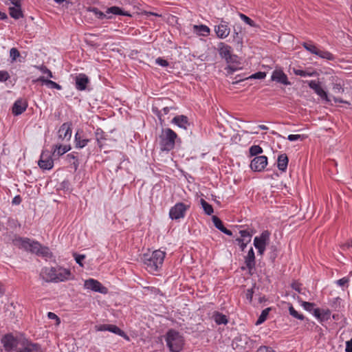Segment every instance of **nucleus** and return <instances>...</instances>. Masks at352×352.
I'll return each instance as SVG.
<instances>
[{
  "label": "nucleus",
  "instance_id": "f257e3e1",
  "mask_svg": "<svg viewBox=\"0 0 352 352\" xmlns=\"http://www.w3.org/2000/svg\"><path fill=\"white\" fill-rule=\"evenodd\" d=\"M13 244L19 248L23 249L38 256L51 258L52 254L47 247L42 246L38 241L29 238L15 236L12 240Z\"/></svg>",
  "mask_w": 352,
  "mask_h": 352
},
{
  "label": "nucleus",
  "instance_id": "f03ea898",
  "mask_svg": "<svg viewBox=\"0 0 352 352\" xmlns=\"http://www.w3.org/2000/svg\"><path fill=\"white\" fill-rule=\"evenodd\" d=\"M166 252L160 250L144 254L142 260L150 272H155L162 266Z\"/></svg>",
  "mask_w": 352,
  "mask_h": 352
},
{
  "label": "nucleus",
  "instance_id": "7ed1b4c3",
  "mask_svg": "<svg viewBox=\"0 0 352 352\" xmlns=\"http://www.w3.org/2000/svg\"><path fill=\"white\" fill-rule=\"evenodd\" d=\"M177 133L170 128L162 129L159 135V144L162 151H170L175 147Z\"/></svg>",
  "mask_w": 352,
  "mask_h": 352
},
{
  "label": "nucleus",
  "instance_id": "20e7f679",
  "mask_svg": "<svg viewBox=\"0 0 352 352\" xmlns=\"http://www.w3.org/2000/svg\"><path fill=\"white\" fill-rule=\"evenodd\" d=\"M166 342L168 347L172 352H180L184 344L183 336L174 329H169L167 331L166 334Z\"/></svg>",
  "mask_w": 352,
  "mask_h": 352
},
{
  "label": "nucleus",
  "instance_id": "39448f33",
  "mask_svg": "<svg viewBox=\"0 0 352 352\" xmlns=\"http://www.w3.org/2000/svg\"><path fill=\"white\" fill-rule=\"evenodd\" d=\"M189 205H186L182 202L177 203L170 209L169 217L171 219L175 220L184 218L186 212L189 209Z\"/></svg>",
  "mask_w": 352,
  "mask_h": 352
},
{
  "label": "nucleus",
  "instance_id": "423d86ee",
  "mask_svg": "<svg viewBox=\"0 0 352 352\" xmlns=\"http://www.w3.org/2000/svg\"><path fill=\"white\" fill-rule=\"evenodd\" d=\"M270 240V232L263 231L259 236L254 239V245L257 249L258 253L263 255L265 252L266 245Z\"/></svg>",
  "mask_w": 352,
  "mask_h": 352
},
{
  "label": "nucleus",
  "instance_id": "0eeeda50",
  "mask_svg": "<svg viewBox=\"0 0 352 352\" xmlns=\"http://www.w3.org/2000/svg\"><path fill=\"white\" fill-rule=\"evenodd\" d=\"M1 342L7 352H11L14 350L16 351L17 346L21 343L17 338L14 337L11 333H8L3 336Z\"/></svg>",
  "mask_w": 352,
  "mask_h": 352
},
{
  "label": "nucleus",
  "instance_id": "6e6552de",
  "mask_svg": "<svg viewBox=\"0 0 352 352\" xmlns=\"http://www.w3.org/2000/svg\"><path fill=\"white\" fill-rule=\"evenodd\" d=\"M38 164L43 170H50L53 168L54 161L50 151L47 150L43 151L40 160L38 162Z\"/></svg>",
  "mask_w": 352,
  "mask_h": 352
},
{
  "label": "nucleus",
  "instance_id": "1a4fd4ad",
  "mask_svg": "<svg viewBox=\"0 0 352 352\" xmlns=\"http://www.w3.org/2000/svg\"><path fill=\"white\" fill-rule=\"evenodd\" d=\"M75 87L78 91H85L90 83L89 77L85 74H77L74 76Z\"/></svg>",
  "mask_w": 352,
  "mask_h": 352
},
{
  "label": "nucleus",
  "instance_id": "9d476101",
  "mask_svg": "<svg viewBox=\"0 0 352 352\" xmlns=\"http://www.w3.org/2000/svg\"><path fill=\"white\" fill-rule=\"evenodd\" d=\"M267 164V157L265 155L256 156L250 164V168L254 171H262Z\"/></svg>",
  "mask_w": 352,
  "mask_h": 352
},
{
  "label": "nucleus",
  "instance_id": "9b49d317",
  "mask_svg": "<svg viewBox=\"0 0 352 352\" xmlns=\"http://www.w3.org/2000/svg\"><path fill=\"white\" fill-rule=\"evenodd\" d=\"M84 287L87 289H91L101 294H106L107 292V289L105 287H103L99 281L93 278L85 280Z\"/></svg>",
  "mask_w": 352,
  "mask_h": 352
},
{
  "label": "nucleus",
  "instance_id": "f8f14e48",
  "mask_svg": "<svg viewBox=\"0 0 352 352\" xmlns=\"http://www.w3.org/2000/svg\"><path fill=\"white\" fill-rule=\"evenodd\" d=\"M21 345L22 348L16 349V352H43L38 344L31 342L28 340H23Z\"/></svg>",
  "mask_w": 352,
  "mask_h": 352
},
{
  "label": "nucleus",
  "instance_id": "ddd939ff",
  "mask_svg": "<svg viewBox=\"0 0 352 352\" xmlns=\"http://www.w3.org/2000/svg\"><path fill=\"white\" fill-rule=\"evenodd\" d=\"M171 122L172 123L176 124L178 127L184 129V131H188L191 126V124L189 122L188 117L184 115L177 116L174 117Z\"/></svg>",
  "mask_w": 352,
  "mask_h": 352
},
{
  "label": "nucleus",
  "instance_id": "4468645a",
  "mask_svg": "<svg viewBox=\"0 0 352 352\" xmlns=\"http://www.w3.org/2000/svg\"><path fill=\"white\" fill-rule=\"evenodd\" d=\"M219 53L222 58H224L227 63L232 62L233 57L231 54V47L223 43L219 45Z\"/></svg>",
  "mask_w": 352,
  "mask_h": 352
},
{
  "label": "nucleus",
  "instance_id": "2eb2a0df",
  "mask_svg": "<svg viewBox=\"0 0 352 352\" xmlns=\"http://www.w3.org/2000/svg\"><path fill=\"white\" fill-rule=\"evenodd\" d=\"M272 80L284 85H289L291 82L288 80L287 75L282 71L276 69L272 72Z\"/></svg>",
  "mask_w": 352,
  "mask_h": 352
},
{
  "label": "nucleus",
  "instance_id": "dca6fc26",
  "mask_svg": "<svg viewBox=\"0 0 352 352\" xmlns=\"http://www.w3.org/2000/svg\"><path fill=\"white\" fill-rule=\"evenodd\" d=\"M55 272L56 267H44L41 270L40 276L45 282H54L55 283Z\"/></svg>",
  "mask_w": 352,
  "mask_h": 352
},
{
  "label": "nucleus",
  "instance_id": "f3484780",
  "mask_svg": "<svg viewBox=\"0 0 352 352\" xmlns=\"http://www.w3.org/2000/svg\"><path fill=\"white\" fill-rule=\"evenodd\" d=\"M55 283L63 282L69 279L71 271L63 267H56Z\"/></svg>",
  "mask_w": 352,
  "mask_h": 352
},
{
  "label": "nucleus",
  "instance_id": "a211bd4d",
  "mask_svg": "<svg viewBox=\"0 0 352 352\" xmlns=\"http://www.w3.org/2000/svg\"><path fill=\"white\" fill-rule=\"evenodd\" d=\"M28 107V102L25 100L18 99L12 106V113L14 116H19L23 113Z\"/></svg>",
  "mask_w": 352,
  "mask_h": 352
},
{
  "label": "nucleus",
  "instance_id": "6ab92c4d",
  "mask_svg": "<svg viewBox=\"0 0 352 352\" xmlns=\"http://www.w3.org/2000/svg\"><path fill=\"white\" fill-rule=\"evenodd\" d=\"M58 138L63 140H69L72 137V128L71 124L68 122L63 123L58 131Z\"/></svg>",
  "mask_w": 352,
  "mask_h": 352
},
{
  "label": "nucleus",
  "instance_id": "aec40b11",
  "mask_svg": "<svg viewBox=\"0 0 352 352\" xmlns=\"http://www.w3.org/2000/svg\"><path fill=\"white\" fill-rule=\"evenodd\" d=\"M239 234H241V240H243L242 244H241V250L243 251L248 243L251 241L253 230L252 229L241 230L239 231Z\"/></svg>",
  "mask_w": 352,
  "mask_h": 352
},
{
  "label": "nucleus",
  "instance_id": "412c9836",
  "mask_svg": "<svg viewBox=\"0 0 352 352\" xmlns=\"http://www.w3.org/2000/svg\"><path fill=\"white\" fill-rule=\"evenodd\" d=\"M90 139L87 138L82 131H77L75 134V146L78 148H82L87 146Z\"/></svg>",
  "mask_w": 352,
  "mask_h": 352
},
{
  "label": "nucleus",
  "instance_id": "4be33fe9",
  "mask_svg": "<svg viewBox=\"0 0 352 352\" xmlns=\"http://www.w3.org/2000/svg\"><path fill=\"white\" fill-rule=\"evenodd\" d=\"M94 136L98 147L102 149L104 144V142L107 139V135L102 129L97 128L94 132Z\"/></svg>",
  "mask_w": 352,
  "mask_h": 352
},
{
  "label": "nucleus",
  "instance_id": "5701e85b",
  "mask_svg": "<svg viewBox=\"0 0 352 352\" xmlns=\"http://www.w3.org/2000/svg\"><path fill=\"white\" fill-rule=\"evenodd\" d=\"M217 36L220 38H226L230 32V28L226 23H220L214 28Z\"/></svg>",
  "mask_w": 352,
  "mask_h": 352
},
{
  "label": "nucleus",
  "instance_id": "b1692460",
  "mask_svg": "<svg viewBox=\"0 0 352 352\" xmlns=\"http://www.w3.org/2000/svg\"><path fill=\"white\" fill-rule=\"evenodd\" d=\"M212 219V222L214 223V226L218 230H219L221 232H222L223 233H224L228 236L232 235V231H230V230H228L224 227L222 221L219 217H217V216H213Z\"/></svg>",
  "mask_w": 352,
  "mask_h": 352
},
{
  "label": "nucleus",
  "instance_id": "393cba45",
  "mask_svg": "<svg viewBox=\"0 0 352 352\" xmlns=\"http://www.w3.org/2000/svg\"><path fill=\"white\" fill-rule=\"evenodd\" d=\"M246 267L251 270L255 266V255L252 248L250 249L247 256L245 257Z\"/></svg>",
  "mask_w": 352,
  "mask_h": 352
},
{
  "label": "nucleus",
  "instance_id": "a878e982",
  "mask_svg": "<svg viewBox=\"0 0 352 352\" xmlns=\"http://www.w3.org/2000/svg\"><path fill=\"white\" fill-rule=\"evenodd\" d=\"M288 162L289 159L287 155L285 153L280 154V155H278L277 160L278 168L280 170L285 172L287 168Z\"/></svg>",
  "mask_w": 352,
  "mask_h": 352
},
{
  "label": "nucleus",
  "instance_id": "bb28decb",
  "mask_svg": "<svg viewBox=\"0 0 352 352\" xmlns=\"http://www.w3.org/2000/svg\"><path fill=\"white\" fill-rule=\"evenodd\" d=\"M106 13L107 14H112L116 15L131 16V14L129 12L124 11L118 6H111L110 8H108L106 10Z\"/></svg>",
  "mask_w": 352,
  "mask_h": 352
},
{
  "label": "nucleus",
  "instance_id": "cd10ccee",
  "mask_svg": "<svg viewBox=\"0 0 352 352\" xmlns=\"http://www.w3.org/2000/svg\"><path fill=\"white\" fill-rule=\"evenodd\" d=\"M9 14L14 19H19L20 18L23 17V14L22 10L20 8L17 7H10L9 8Z\"/></svg>",
  "mask_w": 352,
  "mask_h": 352
},
{
  "label": "nucleus",
  "instance_id": "c85d7f7f",
  "mask_svg": "<svg viewBox=\"0 0 352 352\" xmlns=\"http://www.w3.org/2000/svg\"><path fill=\"white\" fill-rule=\"evenodd\" d=\"M70 149H71L70 146L56 145L55 148L53 152V155L60 156V155H62L66 153Z\"/></svg>",
  "mask_w": 352,
  "mask_h": 352
},
{
  "label": "nucleus",
  "instance_id": "c756f323",
  "mask_svg": "<svg viewBox=\"0 0 352 352\" xmlns=\"http://www.w3.org/2000/svg\"><path fill=\"white\" fill-rule=\"evenodd\" d=\"M109 331L119 335L120 336L124 338L127 340H129V336L116 325L109 324Z\"/></svg>",
  "mask_w": 352,
  "mask_h": 352
},
{
  "label": "nucleus",
  "instance_id": "7c9ffc66",
  "mask_svg": "<svg viewBox=\"0 0 352 352\" xmlns=\"http://www.w3.org/2000/svg\"><path fill=\"white\" fill-rule=\"evenodd\" d=\"M316 55L320 57L321 58L329 60H334L336 58L335 56L331 52L326 50H321L319 49L318 50Z\"/></svg>",
  "mask_w": 352,
  "mask_h": 352
},
{
  "label": "nucleus",
  "instance_id": "2f4dec72",
  "mask_svg": "<svg viewBox=\"0 0 352 352\" xmlns=\"http://www.w3.org/2000/svg\"><path fill=\"white\" fill-rule=\"evenodd\" d=\"M213 318L217 324H226L228 323L226 316L219 312H215Z\"/></svg>",
  "mask_w": 352,
  "mask_h": 352
},
{
  "label": "nucleus",
  "instance_id": "473e14b6",
  "mask_svg": "<svg viewBox=\"0 0 352 352\" xmlns=\"http://www.w3.org/2000/svg\"><path fill=\"white\" fill-rule=\"evenodd\" d=\"M66 159L68 163L74 166V170H77L79 166L78 160L74 153H69L66 155Z\"/></svg>",
  "mask_w": 352,
  "mask_h": 352
},
{
  "label": "nucleus",
  "instance_id": "72a5a7b5",
  "mask_svg": "<svg viewBox=\"0 0 352 352\" xmlns=\"http://www.w3.org/2000/svg\"><path fill=\"white\" fill-rule=\"evenodd\" d=\"M200 204L202 206V208L204 211V212L208 215H211L214 210L212 205L208 204L205 199H200Z\"/></svg>",
  "mask_w": 352,
  "mask_h": 352
},
{
  "label": "nucleus",
  "instance_id": "f704fd0d",
  "mask_svg": "<svg viewBox=\"0 0 352 352\" xmlns=\"http://www.w3.org/2000/svg\"><path fill=\"white\" fill-rule=\"evenodd\" d=\"M194 29L201 36H207L210 33V29L205 25H194Z\"/></svg>",
  "mask_w": 352,
  "mask_h": 352
},
{
  "label": "nucleus",
  "instance_id": "c9c22d12",
  "mask_svg": "<svg viewBox=\"0 0 352 352\" xmlns=\"http://www.w3.org/2000/svg\"><path fill=\"white\" fill-rule=\"evenodd\" d=\"M293 72H294V73L296 75L303 76V77L314 76H316L317 74L316 72H307V71H305V70H302V69H295V68L293 69Z\"/></svg>",
  "mask_w": 352,
  "mask_h": 352
},
{
  "label": "nucleus",
  "instance_id": "e433bc0d",
  "mask_svg": "<svg viewBox=\"0 0 352 352\" xmlns=\"http://www.w3.org/2000/svg\"><path fill=\"white\" fill-rule=\"evenodd\" d=\"M243 34L241 32H237L236 29L234 30L233 41L238 45L242 47L243 45Z\"/></svg>",
  "mask_w": 352,
  "mask_h": 352
},
{
  "label": "nucleus",
  "instance_id": "4c0bfd02",
  "mask_svg": "<svg viewBox=\"0 0 352 352\" xmlns=\"http://www.w3.org/2000/svg\"><path fill=\"white\" fill-rule=\"evenodd\" d=\"M87 12H92L94 15L99 19H103L106 17V14L99 10L97 8L95 7H89L87 8Z\"/></svg>",
  "mask_w": 352,
  "mask_h": 352
},
{
  "label": "nucleus",
  "instance_id": "58836bf2",
  "mask_svg": "<svg viewBox=\"0 0 352 352\" xmlns=\"http://www.w3.org/2000/svg\"><path fill=\"white\" fill-rule=\"evenodd\" d=\"M270 310V308H266L262 311L260 316L258 317L257 321L256 322V325L261 324L266 320L267 317L269 314Z\"/></svg>",
  "mask_w": 352,
  "mask_h": 352
},
{
  "label": "nucleus",
  "instance_id": "ea45409f",
  "mask_svg": "<svg viewBox=\"0 0 352 352\" xmlns=\"http://www.w3.org/2000/svg\"><path fill=\"white\" fill-rule=\"evenodd\" d=\"M314 92L326 102H329L331 101V99L329 98L327 92L321 87V86L318 87V88L315 90Z\"/></svg>",
  "mask_w": 352,
  "mask_h": 352
},
{
  "label": "nucleus",
  "instance_id": "a19ab883",
  "mask_svg": "<svg viewBox=\"0 0 352 352\" xmlns=\"http://www.w3.org/2000/svg\"><path fill=\"white\" fill-rule=\"evenodd\" d=\"M302 45L307 51L309 52L312 54L316 55L318 49L311 43L304 42Z\"/></svg>",
  "mask_w": 352,
  "mask_h": 352
},
{
  "label": "nucleus",
  "instance_id": "79ce46f5",
  "mask_svg": "<svg viewBox=\"0 0 352 352\" xmlns=\"http://www.w3.org/2000/svg\"><path fill=\"white\" fill-rule=\"evenodd\" d=\"M249 151L250 156L252 157L262 153L263 151L260 146L253 145L250 148Z\"/></svg>",
  "mask_w": 352,
  "mask_h": 352
},
{
  "label": "nucleus",
  "instance_id": "37998d69",
  "mask_svg": "<svg viewBox=\"0 0 352 352\" xmlns=\"http://www.w3.org/2000/svg\"><path fill=\"white\" fill-rule=\"evenodd\" d=\"M239 16L241 20H243L246 24L249 25L250 26L257 27V25L255 23V22L245 14L243 13H239Z\"/></svg>",
  "mask_w": 352,
  "mask_h": 352
},
{
  "label": "nucleus",
  "instance_id": "c03bdc74",
  "mask_svg": "<svg viewBox=\"0 0 352 352\" xmlns=\"http://www.w3.org/2000/svg\"><path fill=\"white\" fill-rule=\"evenodd\" d=\"M289 313L294 318L298 320H302L305 318L304 316L302 314H298V312L294 308L292 305H290L289 307Z\"/></svg>",
  "mask_w": 352,
  "mask_h": 352
},
{
  "label": "nucleus",
  "instance_id": "a18cd8bd",
  "mask_svg": "<svg viewBox=\"0 0 352 352\" xmlns=\"http://www.w3.org/2000/svg\"><path fill=\"white\" fill-rule=\"evenodd\" d=\"M269 254H270V258L272 261H274L276 258L277 257V248L276 245H271L269 247Z\"/></svg>",
  "mask_w": 352,
  "mask_h": 352
},
{
  "label": "nucleus",
  "instance_id": "49530a36",
  "mask_svg": "<svg viewBox=\"0 0 352 352\" xmlns=\"http://www.w3.org/2000/svg\"><path fill=\"white\" fill-rule=\"evenodd\" d=\"M20 56V52L19 51L15 48L12 47L10 50V57L12 60V61H15L18 57Z\"/></svg>",
  "mask_w": 352,
  "mask_h": 352
},
{
  "label": "nucleus",
  "instance_id": "de8ad7c7",
  "mask_svg": "<svg viewBox=\"0 0 352 352\" xmlns=\"http://www.w3.org/2000/svg\"><path fill=\"white\" fill-rule=\"evenodd\" d=\"M47 82L46 87H48L49 89H55L57 90L62 89V87L54 81H52L49 79L48 82Z\"/></svg>",
  "mask_w": 352,
  "mask_h": 352
},
{
  "label": "nucleus",
  "instance_id": "09e8293b",
  "mask_svg": "<svg viewBox=\"0 0 352 352\" xmlns=\"http://www.w3.org/2000/svg\"><path fill=\"white\" fill-rule=\"evenodd\" d=\"M43 74H47L49 78H54L52 72L45 65H42L37 67Z\"/></svg>",
  "mask_w": 352,
  "mask_h": 352
},
{
  "label": "nucleus",
  "instance_id": "8fccbe9b",
  "mask_svg": "<svg viewBox=\"0 0 352 352\" xmlns=\"http://www.w3.org/2000/svg\"><path fill=\"white\" fill-rule=\"evenodd\" d=\"M320 320H328L331 317V311L329 309H321Z\"/></svg>",
  "mask_w": 352,
  "mask_h": 352
},
{
  "label": "nucleus",
  "instance_id": "3c124183",
  "mask_svg": "<svg viewBox=\"0 0 352 352\" xmlns=\"http://www.w3.org/2000/svg\"><path fill=\"white\" fill-rule=\"evenodd\" d=\"M73 256L76 262L81 267L83 266L82 261L85 258V255L84 254H78L77 253H74Z\"/></svg>",
  "mask_w": 352,
  "mask_h": 352
},
{
  "label": "nucleus",
  "instance_id": "603ef678",
  "mask_svg": "<svg viewBox=\"0 0 352 352\" xmlns=\"http://www.w3.org/2000/svg\"><path fill=\"white\" fill-rule=\"evenodd\" d=\"M349 278L348 277H343L336 281V284L342 287H347Z\"/></svg>",
  "mask_w": 352,
  "mask_h": 352
},
{
  "label": "nucleus",
  "instance_id": "864d4df0",
  "mask_svg": "<svg viewBox=\"0 0 352 352\" xmlns=\"http://www.w3.org/2000/svg\"><path fill=\"white\" fill-rule=\"evenodd\" d=\"M301 305L303 307V308L309 311H311L314 309V307L315 306V304L313 302H306V301H302Z\"/></svg>",
  "mask_w": 352,
  "mask_h": 352
},
{
  "label": "nucleus",
  "instance_id": "5fc2aeb1",
  "mask_svg": "<svg viewBox=\"0 0 352 352\" xmlns=\"http://www.w3.org/2000/svg\"><path fill=\"white\" fill-rule=\"evenodd\" d=\"M305 138L304 135H289L287 140L291 142L296 141L298 140H303Z\"/></svg>",
  "mask_w": 352,
  "mask_h": 352
},
{
  "label": "nucleus",
  "instance_id": "6e6d98bb",
  "mask_svg": "<svg viewBox=\"0 0 352 352\" xmlns=\"http://www.w3.org/2000/svg\"><path fill=\"white\" fill-rule=\"evenodd\" d=\"M10 74L7 71H0V82H5L10 78Z\"/></svg>",
  "mask_w": 352,
  "mask_h": 352
},
{
  "label": "nucleus",
  "instance_id": "4d7b16f0",
  "mask_svg": "<svg viewBox=\"0 0 352 352\" xmlns=\"http://www.w3.org/2000/svg\"><path fill=\"white\" fill-rule=\"evenodd\" d=\"M332 89L336 94L344 92V88L340 83H334Z\"/></svg>",
  "mask_w": 352,
  "mask_h": 352
},
{
  "label": "nucleus",
  "instance_id": "13d9d810",
  "mask_svg": "<svg viewBox=\"0 0 352 352\" xmlns=\"http://www.w3.org/2000/svg\"><path fill=\"white\" fill-rule=\"evenodd\" d=\"M266 76V74L265 72H258L254 74H252L251 76H250V78H254V79H263Z\"/></svg>",
  "mask_w": 352,
  "mask_h": 352
},
{
  "label": "nucleus",
  "instance_id": "bf43d9fd",
  "mask_svg": "<svg viewBox=\"0 0 352 352\" xmlns=\"http://www.w3.org/2000/svg\"><path fill=\"white\" fill-rule=\"evenodd\" d=\"M155 63H156V64H157L162 67H167L169 65V63L166 60L163 59L161 57L157 58L155 60Z\"/></svg>",
  "mask_w": 352,
  "mask_h": 352
},
{
  "label": "nucleus",
  "instance_id": "052dcab7",
  "mask_svg": "<svg viewBox=\"0 0 352 352\" xmlns=\"http://www.w3.org/2000/svg\"><path fill=\"white\" fill-rule=\"evenodd\" d=\"M308 85H309V87L311 89H312L314 91L316 90L318 88V87L320 86V82H316L315 80L308 81Z\"/></svg>",
  "mask_w": 352,
  "mask_h": 352
},
{
  "label": "nucleus",
  "instance_id": "680f3d73",
  "mask_svg": "<svg viewBox=\"0 0 352 352\" xmlns=\"http://www.w3.org/2000/svg\"><path fill=\"white\" fill-rule=\"evenodd\" d=\"M308 85H309V87L311 89H312L314 91L316 90L318 88V87L320 86V82H316L315 80L308 81Z\"/></svg>",
  "mask_w": 352,
  "mask_h": 352
},
{
  "label": "nucleus",
  "instance_id": "e2e57ef3",
  "mask_svg": "<svg viewBox=\"0 0 352 352\" xmlns=\"http://www.w3.org/2000/svg\"><path fill=\"white\" fill-rule=\"evenodd\" d=\"M308 85H309V87L311 89H312L314 91L316 90L318 88V87L320 86V82H316L315 80L308 81Z\"/></svg>",
  "mask_w": 352,
  "mask_h": 352
},
{
  "label": "nucleus",
  "instance_id": "0e129e2a",
  "mask_svg": "<svg viewBox=\"0 0 352 352\" xmlns=\"http://www.w3.org/2000/svg\"><path fill=\"white\" fill-rule=\"evenodd\" d=\"M257 352H275L271 347L262 346H260Z\"/></svg>",
  "mask_w": 352,
  "mask_h": 352
},
{
  "label": "nucleus",
  "instance_id": "69168bd1",
  "mask_svg": "<svg viewBox=\"0 0 352 352\" xmlns=\"http://www.w3.org/2000/svg\"><path fill=\"white\" fill-rule=\"evenodd\" d=\"M253 294H254V289L253 288L247 289L245 296H246V298L250 302H251L252 300Z\"/></svg>",
  "mask_w": 352,
  "mask_h": 352
},
{
  "label": "nucleus",
  "instance_id": "338daca9",
  "mask_svg": "<svg viewBox=\"0 0 352 352\" xmlns=\"http://www.w3.org/2000/svg\"><path fill=\"white\" fill-rule=\"evenodd\" d=\"M292 287L293 289L297 291L298 293L300 294H304L302 292V289L300 287V285L298 283H293L292 284Z\"/></svg>",
  "mask_w": 352,
  "mask_h": 352
},
{
  "label": "nucleus",
  "instance_id": "774afa93",
  "mask_svg": "<svg viewBox=\"0 0 352 352\" xmlns=\"http://www.w3.org/2000/svg\"><path fill=\"white\" fill-rule=\"evenodd\" d=\"M346 352H352V339L346 342Z\"/></svg>",
  "mask_w": 352,
  "mask_h": 352
}]
</instances>
